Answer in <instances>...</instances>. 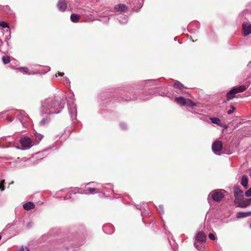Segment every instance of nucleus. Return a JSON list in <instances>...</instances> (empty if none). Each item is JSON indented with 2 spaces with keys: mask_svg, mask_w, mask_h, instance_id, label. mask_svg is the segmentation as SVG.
Here are the masks:
<instances>
[{
  "mask_svg": "<svg viewBox=\"0 0 251 251\" xmlns=\"http://www.w3.org/2000/svg\"><path fill=\"white\" fill-rule=\"evenodd\" d=\"M241 184L246 188H248V178L247 176L245 175H244L242 176L241 179Z\"/></svg>",
  "mask_w": 251,
  "mask_h": 251,
  "instance_id": "f3484780",
  "label": "nucleus"
},
{
  "mask_svg": "<svg viewBox=\"0 0 251 251\" xmlns=\"http://www.w3.org/2000/svg\"><path fill=\"white\" fill-rule=\"evenodd\" d=\"M64 79H65V81H66L67 83H70V81L69 79L67 77H65Z\"/></svg>",
  "mask_w": 251,
  "mask_h": 251,
  "instance_id": "4c0bfd02",
  "label": "nucleus"
},
{
  "mask_svg": "<svg viewBox=\"0 0 251 251\" xmlns=\"http://www.w3.org/2000/svg\"><path fill=\"white\" fill-rule=\"evenodd\" d=\"M0 25L3 28H6V27H8V24L6 22H3V21H1L0 22Z\"/></svg>",
  "mask_w": 251,
  "mask_h": 251,
  "instance_id": "cd10ccee",
  "label": "nucleus"
},
{
  "mask_svg": "<svg viewBox=\"0 0 251 251\" xmlns=\"http://www.w3.org/2000/svg\"><path fill=\"white\" fill-rule=\"evenodd\" d=\"M80 190V189H79V188H75V190L73 191V193H74V194H75V193H81V192H80L79 191V190Z\"/></svg>",
  "mask_w": 251,
  "mask_h": 251,
  "instance_id": "c9c22d12",
  "label": "nucleus"
},
{
  "mask_svg": "<svg viewBox=\"0 0 251 251\" xmlns=\"http://www.w3.org/2000/svg\"><path fill=\"white\" fill-rule=\"evenodd\" d=\"M17 116L18 119L21 121V122H24L26 116V114L24 112H20Z\"/></svg>",
  "mask_w": 251,
  "mask_h": 251,
  "instance_id": "6ab92c4d",
  "label": "nucleus"
},
{
  "mask_svg": "<svg viewBox=\"0 0 251 251\" xmlns=\"http://www.w3.org/2000/svg\"><path fill=\"white\" fill-rule=\"evenodd\" d=\"M17 70L23 72L24 74L27 75H31V74L29 72L28 69L27 67H20L17 69Z\"/></svg>",
  "mask_w": 251,
  "mask_h": 251,
  "instance_id": "aec40b11",
  "label": "nucleus"
},
{
  "mask_svg": "<svg viewBox=\"0 0 251 251\" xmlns=\"http://www.w3.org/2000/svg\"><path fill=\"white\" fill-rule=\"evenodd\" d=\"M210 120L213 124H216L218 126H221V121L218 118H211Z\"/></svg>",
  "mask_w": 251,
  "mask_h": 251,
  "instance_id": "412c9836",
  "label": "nucleus"
},
{
  "mask_svg": "<svg viewBox=\"0 0 251 251\" xmlns=\"http://www.w3.org/2000/svg\"><path fill=\"white\" fill-rule=\"evenodd\" d=\"M50 121V119L48 118L43 119L40 122V125L41 126H44L46 124L49 123Z\"/></svg>",
  "mask_w": 251,
  "mask_h": 251,
  "instance_id": "4be33fe9",
  "label": "nucleus"
},
{
  "mask_svg": "<svg viewBox=\"0 0 251 251\" xmlns=\"http://www.w3.org/2000/svg\"><path fill=\"white\" fill-rule=\"evenodd\" d=\"M174 86L176 88H179L180 89H182L183 88V85L179 81H176L174 83Z\"/></svg>",
  "mask_w": 251,
  "mask_h": 251,
  "instance_id": "393cba45",
  "label": "nucleus"
},
{
  "mask_svg": "<svg viewBox=\"0 0 251 251\" xmlns=\"http://www.w3.org/2000/svg\"><path fill=\"white\" fill-rule=\"evenodd\" d=\"M43 136L42 135L39 133H36L34 135V141H33V144L34 145L37 144L39 143V142L42 139Z\"/></svg>",
  "mask_w": 251,
  "mask_h": 251,
  "instance_id": "4468645a",
  "label": "nucleus"
},
{
  "mask_svg": "<svg viewBox=\"0 0 251 251\" xmlns=\"http://www.w3.org/2000/svg\"><path fill=\"white\" fill-rule=\"evenodd\" d=\"M243 30L244 36H247L251 33V24L244 23L243 24Z\"/></svg>",
  "mask_w": 251,
  "mask_h": 251,
  "instance_id": "0eeeda50",
  "label": "nucleus"
},
{
  "mask_svg": "<svg viewBox=\"0 0 251 251\" xmlns=\"http://www.w3.org/2000/svg\"><path fill=\"white\" fill-rule=\"evenodd\" d=\"M32 226V224L31 222H30V223H28V224L27 225V227L29 228V227H31Z\"/></svg>",
  "mask_w": 251,
  "mask_h": 251,
  "instance_id": "58836bf2",
  "label": "nucleus"
},
{
  "mask_svg": "<svg viewBox=\"0 0 251 251\" xmlns=\"http://www.w3.org/2000/svg\"><path fill=\"white\" fill-rule=\"evenodd\" d=\"M4 180H2L0 183V189L1 191H3L4 190Z\"/></svg>",
  "mask_w": 251,
  "mask_h": 251,
  "instance_id": "473e14b6",
  "label": "nucleus"
},
{
  "mask_svg": "<svg viewBox=\"0 0 251 251\" xmlns=\"http://www.w3.org/2000/svg\"><path fill=\"white\" fill-rule=\"evenodd\" d=\"M20 143L22 146L23 150H27L34 145L33 140L28 137H23L20 139Z\"/></svg>",
  "mask_w": 251,
  "mask_h": 251,
  "instance_id": "20e7f679",
  "label": "nucleus"
},
{
  "mask_svg": "<svg viewBox=\"0 0 251 251\" xmlns=\"http://www.w3.org/2000/svg\"><path fill=\"white\" fill-rule=\"evenodd\" d=\"M87 189L89 191L90 193H93L96 191V189L93 188H88Z\"/></svg>",
  "mask_w": 251,
  "mask_h": 251,
  "instance_id": "f704fd0d",
  "label": "nucleus"
},
{
  "mask_svg": "<svg viewBox=\"0 0 251 251\" xmlns=\"http://www.w3.org/2000/svg\"><path fill=\"white\" fill-rule=\"evenodd\" d=\"M58 75H60V76H62L63 75H64V73H61V72H59L58 73Z\"/></svg>",
  "mask_w": 251,
  "mask_h": 251,
  "instance_id": "79ce46f5",
  "label": "nucleus"
},
{
  "mask_svg": "<svg viewBox=\"0 0 251 251\" xmlns=\"http://www.w3.org/2000/svg\"><path fill=\"white\" fill-rule=\"evenodd\" d=\"M247 89V87L244 85H241L238 87L233 88L226 94L227 100H229L234 98L236 94L243 92Z\"/></svg>",
  "mask_w": 251,
  "mask_h": 251,
  "instance_id": "f03ea898",
  "label": "nucleus"
},
{
  "mask_svg": "<svg viewBox=\"0 0 251 251\" xmlns=\"http://www.w3.org/2000/svg\"><path fill=\"white\" fill-rule=\"evenodd\" d=\"M186 99H185L184 98L180 97L178 98H176L175 100L180 105H184L186 104Z\"/></svg>",
  "mask_w": 251,
  "mask_h": 251,
  "instance_id": "dca6fc26",
  "label": "nucleus"
},
{
  "mask_svg": "<svg viewBox=\"0 0 251 251\" xmlns=\"http://www.w3.org/2000/svg\"><path fill=\"white\" fill-rule=\"evenodd\" d=\"M245 195L247 197L251 196V187L245 192Z\"/></svg>",
  "mask_w": 251,
  "mask_h": 251,
  "instance_id": "2f4dec72",
  "label": "nucleus"
},
{
  "mask_svg": "<svg viewBox=\"0 0 251 251\" xmlns=\"http://www.w3.org/2000/svg\"><path fill=\"white\" fill-rule=\"evenodd\" d=\"M120 126H121V127L123 129H125V128L126 126H125V125L124 124H123H123H121L120 125Z\"/></svg>",
  "mask_w": 251,
  "mask_h": 251,
  "instance_id": "a19ab883",
  "label": "nucleus"
},
{
  "mask_svg": "<svg viewBox=\"0 0 251 251\" xmlns=\"http://www.w3.org/2000/svg\"><path fill=\"white\" fill-rule=\"evenodd\" d=\"M57 7L59 11L61 12H64L67 8V4L65 0H59Z\"/></svg>",
  "mask_w": 251,
  "mask_h": 251,
  "instance_id": "6e6552de",
  "label": "nucleus"
},
{
  "mask_svg": "<svg viewBox=\"0 0 251 251\" xmlns=\"http://www.w3.org/2000/svg\"><path fill=\"white\" fill-rule=\"evenodd\" d=\"M251 227V225H250Z\"/></svg>",
  "mask_w": 251,
  "mask_h": 251,
  "instance_id": "49530a36",
  "label": "nucleus"
},
{
  "mask_svg": "<svg viewBox=\"0 0 251 251\" xmlns=\"http://www.w3.org/2000/svg\"><path fill=\"white\" fill-rule=\"evenodd\" d=\"M119 21L120 23L122 24H125L127 23L126 17L125 16H122L120 17Z\"/></svg>",
  "mask_w": 251,
  "mask_h": 251,
  "instance_id": "5701e85b",
  "label": "nucleus"
},
{
  "mask_svg": "<svg viewBox=\"0 0 251 251\" xmlns=\"http://www.w3.org/2000/svg\"><path fill=\"white\" fill-rule=\"evenodd\" d=\"M158 210L160 213H164L163 206L162 205H159V207L158 208Z\"/></svg>",
  "mask_w": 251,
  "mask_h": 251,
  "instance_id": "72a5a7b5",
  "label": "nucleus"
},
{
  "mask_svg": "<svg viewBox=\"0 0 251 251\" xmlns=\"http://www.w3.org/2000/svg\"><path fill=\"white\" fill-rule=\"evenodd\" d=\"M138 0V2L136 4V7L137 8H140L143 5V4L144 2V0Z\"/></svg>",
  "mask_w": 251,
  "mask_h": 251,
  "instance_id": "bb28decb",
  "label": "nucleus"
},
{
  "mask_svg": "<svg viewBox=\"0 0 251 251\" xmlns=\"http://www.w3.org/2000/svg\"><path fill=\"white\" fill-rule=\"evenodd\" d=\"M230 107H231V109H229V110H228V111H227V113L228 114H231L235 110V107L233 105H231Z\"/></svg>",
  "mask_w": 251,
  "mask_h": 251,
  "instance_id": "7c9ffc66",
  "label": "nucleus"
},
{
  "mask_svg": "<svg viewBox=\"0 0 251 251\" xmlns=\"http://www.w3.org/2000/svg\"><path fill=\"white\" fill-rule=\"evenodd\" d=\"M35 205L32 202H27L23 205L24 208L26 210H29L34 208Z\"/></svg>",
  "mask_w": 251,
  "mask_h": 251,
  "instance_id": "ddd939ff",
  "label": "nucleus"
},
{
  "mask_svg": "<svg viewBox=\"0 0 251 251\" xmlns=\"http://www.w3.org/2000/svg\"><path fill=\"white\" fill-rule=\"evenodd\" d=\"M251 204V199H248L246 201H241V202L239 203L238 207L244 208L250 205Z\"/></svg>",
  "mask_w": 251,
  "mask_h": 251,
  "instance_id": "9b49d317",
  "label": "nucleus"
},
{
  "mask_svg": "<svg viewBox=\"0 0 251 251\" xmlns=\"http://www.w3.org/2000/svg\"><path fill=\"white\" fill-rule=\"evenodd\" d=\"M225 191L224 190H217L211 192L208 197V200L211 197L213 201L219 202L222 200L225 196Z\"/></svg>",
  "mask_w": 251,
  "mask_h": 251,
  "instance_id": "7ed1b4c3",
  "label": "nucleus"
},
{
  "mask_svg": "<svg viewBox=\"0 0 251 251\" xmlns=\"http://www.w3.org/2000/svg\"><path fill=\"white\" fill-rule=\"evenodd\" d=\"M70 19L72 22L77 23L80 19V16L76 14H72L71 15Z\"/></svg>",
  "mask_w": 251,
  "mask_h": 251,
  "instance_id": "a211bd4d",
  "label": "nucleus"
},
{
  "mask_svg": "<svg viewBox=\"0 0 251 251\" xmlns=\"http://www.w3.org/2000/svg\"><path fill=\"white\" fill-rule=\"evenodd\" d=\"M206 240V236H196L194 246L198 250L201 251L203 248Z\"/></svg>",
  "mask_w": 251,
  "mask_h": 251,
  "instance_id": "39448f33",
  "label": "nucleus"
},
{
  "mask_svg": "<svg viewBox=\"0 0 251 251\" xmlns=\"http://www.w3.org/2000/svg\"><path fill=\"white\" fill-rule=\"evenodd\" d=\"M69 111L71 118L73 119H75L76 116V108L75 105H72V106L69 105Z\"/></svg>",
  "mask_w": 251,
  "mask_h": 251,
  "instance_id": "1a4fd4ad",
  "label": "nucleus"
},
{
  "mask_svg": "<svg viewBox=\"0 0 251 251\" xmlns=\"http://www.w3.org/2000/svg\"><path fill=\"white\" fill-rule=\"evenodd\" d=\"M251 216V211L249 212H239L236 214L237 218H242Z\"/></svg>",
  "mask_w": 251,
  "mask_h": 251,
  "instance_id": "9d476101",
  "label": "nucleus"
},
{
  "mask_svg": "<svg viewBox=\"0 0 251 251\" xmlns=\"http://www.w3.org/2000/svg\"><path fill=\"white\" fill-rule=\"evenodd\" d=\"M211 240H215L216 239V236H209Z\"/></svg>",
  "mask_w": 251,
  "mask_h": 251,
  "instance_id": "e433bc0d",
  "label": "nucleus"
},
{
  "mask_svg": "<svg viewBox=\"0 0 251 251\" xmlns=\"http://www.w3.org/2000/svg\"><path fill=\"white\" fill-rule=\"evenodd\" d=\"M65 104L64 97L52 96L41 102V115L58 114L63 109Z\"/></svg>",
  "mask_w": 251,
  "mask_h": 251,
  "instance_id": "f257e3e1",
  "label": "nucleus"
},
{
  "mask_svg": "<svg viewBox=\"0 0 251 251\" xmlns=\"http://www.w3.org/2000/svg\"><path fill=\"white\" fill-rule=\"evenodd\" d=\"M197 235L200 236V235H204V233L203 232H199V233H198Z\"/></svg>",
  "mask_w": 251,
  "mask_h": 251,
  "instance_id": "ea45409f",
  "label": "nucleus"
},
{
  "mask_svg": "<svg viewBox=\"0 0 251 251\" xmlns=\"http://www.w3.org/2000/svg\"><path fill=\"white\" fill-rule=\"evenodd\" d=\"M8 120L10 122H12L13 121V119L11 118H8Z\"/></svg>",
  "mask_w": 251,
  "mask_h": 251,
  "instance_id": "37998d69",
  "label": "nucleus"
},
{
  "mask_svg": "<svg viewBox=\"0 0 251 251\" xmlns=\"http://www.w3.org/2000/svg\"><path fill=\"white\" fill-rule=\"evenodd\" d=\"M223 149L222 143L220 141H216L212 145V149L214 153L217 155L221 154V151Z\"/></svg>",
  "mask_w": 251,
  "mask_h": 251,
  "instance_id": "423d86ee",
  "label": "nucleus"
},
{
  "mask_svg": "<svg viewBox=\"0 0 251 251\" xmlns=\"http://www.w3.org/2000/svg\"><path fill=\"white\" fill-rule=\"evenodd\" d=\"M234 195L235 197H239V198H243L244 196L243 191H241L238 188H235Z\"/></svg>",
  "mask_w": 251,
  "mask_h": 251,
  "instance_id": "2eb2a0df",
  "label": "nucleus"
},
{
  "mask_svg": "<svg viewBox=\"0 0 251 251\" xmlns=\"http://www.w3.org/2000/svg\"><path fill=\"white\" fill-rule=\"evenodd\" d=\"M208 235L211 236V235H214V234L212 233H209V234Z\"/></svg>",
  "mask_w": 251,
  "mask_h": 251,
  "instance_id": "c03bdc74",
  "label": "nucleus"
},
{
  "mask_svg": "<svg viewBox=\"0 0 251 251\" xmlns=\"http://www.w3.org/2000/svg\"><path fill=\"white\" fill-rule=\"evenodd\" d=\"M127 9V7L123 4H119L115 6V9L117 11H125Z\"/></svg>",
  "mask_w": 251,
  "mask_h": 251,
  "instance_id": "f8f14e48",
  "label": "nucleus"
},
{
  "mask_svg": "<svg viewBox=\"0 0 251 251\" xmlns=\"http://www.w3.org/2000/svg\"><path fill=\"white\" fill-rule=\"evenodd\" d=\"M67 198H66V197H64V200H66L67 199Z\"/></svg>",
  "mask_w": 251,
  "mask_h": 251,
  "instance_id": "a18cd8bd",
  "label": "nucleus"
},
{
  "mask_svg": "<svg viewBox=\"0 0 251 251\" xmlns=\"http://www.w3.org/2000/svg\"><path fill=\"white\" fill-rule=\"evenodd\" d=\"M185 104L189 105L191 107H194V106H196V104L193 101H192L191 100H190V99H188L186 100V104Z\"/></svg>",
  "mask_w": 251,
  "mask_h": 251,
  "instance_id": "b1692460",
  "label": "nucleus"
},
{
  "mask_svg": "<svg viewBox=\"0 0 251 251\" xmlns=\"http://www.w3.org/2000/svg\"><path fill=\"white\" fill-rule=\"evenodd\" d=\"M242 198L235 197L234 203L238 205L239 203L241 202V199Z\"/></svg>",
  "mask_w": 251,
  "mask_h": 251,
  "instance_id": "c85d7f7f",
  "label": "nucleus"
},
{
  "mask_svg": "<svg viewBox=\"0 0 251 251\" xmlns=\"http://www.w3.org/2000/svg\"><path fill=\"white\" fill-rule=\"evenodd\" d=\"M2 61L4 64H7L10 61V58L8 56H4L2 57Z\"/></svg>",
  "mask_w": 251,
  "mask_h": 251,
  "instance_id": "a878e982",
  "label": "nucleus"
},
{
  "mask_svg": "<svg viewBox=\"0 0 251 251\" xmlns=\"http://www.w3.org/2000/svg\"><path fill=\"white\" fill-rule=\"evenodd\" d=\"M17 251H29V250L26 247L21 246Z\"/></svg>",
  "mask_w": 251,
  "mask_h": 251,
  "instance_id": "c756f323",
  "label": "nucleus"
}]
</instances>
